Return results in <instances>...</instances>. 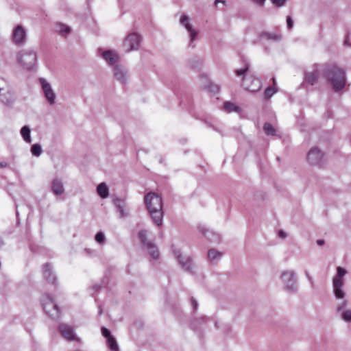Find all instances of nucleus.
<instances>
[{
  "instance_id": "393cba45",
  "label": "nucleus",
  "mask_w": 351,
  "mask_h": 351,
  "mask_svg": "<svg viewBox=\"0 0 351 351\" xmlns=\"http://www.w3.org/2000/svg\"><path fill=\"white\" fill-rule=\"evenodd\" d=\"M208 319L204 316L200 317L199 318L195 319L191 322V326L195 330H198L201 328L202 326L204 325Z\"/></svg>"
},
{
  "instance_id": "f03ea898",
  "label": "nucleus",
  "mask_w": 351,
  "mask_h": 351,
  "mask_svg": "<svg viewBox=\"0 0 351 351\" xmlns=\"http://www.w3.org/2000/svg\"><path fill=\"white\" fill-rule=\"evenodd\" d=\"M144 203L153 223L157 226H161L164 215L162 197L158 193L149 192L145 195Z\"/></svg>"
},
{
  "instance_id": "0eeeda50",
  "label": "nucleus",
  "mask_w": 351,
  "mask_h": 351,
  "mask_svg": "<svg viewBox=\"0 0 351 351\" xmlns=\"http://www.w3.org/2000/svg\"><path fill=\"white\" fill-rule=\"evenodd\" d=\"M138 237L141 245L147 250L152 258L157 260L160 256L159 252L154 242L147 240V230H141L138 233Z\"/></svg>"
},
{
  "instance_id": "c756f323",
  "label": "nucleus",
  "mask_w": 351,
  "mask_h": 351,
  "mask_svg": "<svg viewBox=\"0 0 351 351\" xmlns=\"http://www.w3.org/2000/svg\"><path fill=\"white\" fill-rule=\"evenodd\" d=\"M250 63L245 62L244 66L242 69H236L234 71V73L237 76H239V77L242 76L243 78L245 76L248 75H247V73L250 69Z\"/></svg>"
},
{
  "instance_id": "412c9836",
  "label": "nucleus",
  "mask_w": 351,
  "mask_h": 351,
  "mask_svg": "<svg viewBox=\"0 0 351 351\" xmlns=\"http://www.w3.org/2000/svg\"><path fill=\"white\" fill-rule=\"evenodd\" d=\"M199 230L211 242L219 243L221 241L220 236L212 230L203 227H199Z\"/></svg>"
},
{
  "instance_id": "ea45409f",
  "label": "nucleus",
  "mask_w": 351,
  "mask_h": 351,
  "mask_svg": "<svg viewBox=\"0 0 351 351\" xmlns=\"http://www.w3.org/2000/svg\"><path fill=\"white\" fill-rule=\"evenodd\" d=\"M101 332L102 335L106 338V339L112 337V335L111 334V331L108 328H106L105 326L101 327Z\"/></svg>"
},
{
  "instance_id": "9b49d317",
  "label": "nucleus",
  "mask_w": 351,
  "mask_h": 351,
  "mask_svg": "<svg viewBox=\"0 0 351 351\" xmlns=\"http://www.w3.org/2000/svg\"><path fill=\"white\" fill-rule=\"evenodd\" d=\"M141 43V36L136 33L129 34L124 40L123 48L125 52H130L138 49Z\"/></svg>"
},
{
  "instance_id": "864d4df0",
  "label": "nucleus",
  "mask_w": 351,
  "mask_h": 351,
  "mask_svg": "<svg viewBox=\"0 0 351 351\" xmlns=\"http://www.w3.org/2000/svg\"><path fill=\"white\" fill-rule=\"evenodd\" d=\"M4 245V241L1 237H0V249Z\"/></svg>"
},
{
  "instance_id": "c9c22d12",
  "label": "nucleus",
  "mask_w": 351,
  "mask_h": 351,
  "mask_svg": "<svg viewBox=\"0 0 351 351\" xmlns=\"http://www.w3.org/2000/svg\"><path fill=\"white\" fill-rule=\"evenodd\" d=\"M56 28L57 32H58L60 34H68L71 31L69 27L62 23H58L56 25Z\"/></svg>"
},
{
  "instance_id": "7c9ffc66",
  "label": "nucleus",
  "mask_w": 351,
  "mask_h": 351,
  "mask_svg": "<svg viewBox=\"0 0 351 351\" xmlns=\"http://www.w3.org/2000/svg\"><path fill=\"white\" fill-rule=\"evenodd\" d=\"M108 347L111 351H119V346L116 339L112 336L106 339Z\"/></svg>"
},
{
  "instance_id": "4be33fe9",
  "label": "nucleus",
  "mask_w": 351,
  "mask_h": 351,
  "mask_svg": "<svg viewBox=\"0 0 351 351\" xmlns=\"http://www.w3.org/2000/svg\"><path fill=\"white\" fill-rule=\"evenodd\" d=\"M102 57L110 65L115 66L119 60L117 54L110 49L104 51L102 53Z\"/></svg>"
},
{
  "instance_id": "1a4fd4ad",
  "label": "nucleus",
  "mask_w": 351,
  "mask_h": 351,
  "mask_svg": "<svg viewBox=\"0 0 351 351\" xmlns=\"http://www.w3.org/2000/svg\"><path fill=\"white\" fill-rule=\"evenodd\" d=\"M241 86L245 90L251 93H255L261 88L262 83L259 78L256 77L253 75H249L243 78Z\"/></svg>"
},
{
  "instance_id": "5701e85b",
  "label": "nucleus",
  "mask_w": 351,
  "mask_h": 351,
  "mask_svg": "<svg viewBox=\"0 0 351 351\" xmlns=\"http://www.w3.org/2000/svg\"><path fill=\"white\" fill-rule=\"evenodd\" d=\"M259 37L261 39L277 41L281 40L282 35L280 34L270 33L268 32H262L261 33H260Z\"/></svg>"
},
{
  "instance_id": "49530a36",
  "label": "nucleus",
  "mask_w": 351,
  "mask_h": 351,
  "mask_svg": "<svg viewBox=\"0 0 351 351\" xmlns=\"http://www.w3.org/2000/svg\"><path fill=\"white\" fill-rule=\"evenodd\" d=\"M305 275L307 278V279L308 280L309 282L313 285V278L312 277L310 276L309 273L307 271H305Z\"/></svg>"
},
{
  "instance_id": "37998d69",
  "label": "nucleus",
  "mask_w": 351,
  "mask_h": 351,
  "mask_svg": "<svg viewBox=\"0 0 351 351\" xmlns=\"http://www.w3.org/2000/svg\"><path fill=\"white\" fill-rule=\"evenodd\" d=\"M286 22H287V27L288 29H291L293 28V24H294L292 17L291 16H287Z\"/></svg>"
},
{
  "instance_id": "6e6d98bb",
  "label": "nucleus",
  "mask_w": 351,
  "mask_h": 351,
  "mask_svg": "<svg viewBox=\"0 0 351 351\" xmlns=\"http://www.w3.org/2000/svg\"><path fill=\"white\" fill-rule=\"evenodd\" d=\"M190 64H191V66L193 68H194V69L197 68V66L195 64H193V63H191V62H190Z\"/></svg>"
},
{
  "instance_id": "79ce46f5",
  "label": "nucleus",
  "mask_w": 351,
  "mask_h": 351,
  "mask_svg": "<svg viewBox=\"0 0 351 351\" xmlns=\"http://www.w3.org/2000/svg\"><path fill=\"white\" fill-rule=\"evenodd\" d=\"M271 3L278 8H280L285 5L287 0H270Z\"/></svg>"
},
{
  "instance_id": "39448f33",
  "label": "nucleus",
  "mask_w": 351,
  "mask_h": 351,
  "mask_svg": "<svg viewBox=\"0 0 351 351\" xmlns=\"http://www.w3.org/2000/svg\"><path fill=\"white\" fill-rule=\"evenodd\" d=\"M281 280L284 289L290 293H295L298 291V280L294 271L286 270L281 274Z\"/></svg>"
},
{
  "instance_id": "cd10ccee",
  "label": "nucleus",
  "mask_w": 351,
  "mask_h": 351,
  "mask_svg": "<svg viewBox=\"0 0 351 351\" xmlns=\"http://www.w3.org/2000/svg\"><path fill=\"white\" fill-rule=\"evenodd\" d=\"M346 274L347 271L345 268L338 266L337 267V274L333 278L332 281L335 282V280H337V282H343V277Z\"/></svg>"
},
{
  "instance_id": "473e14b6",
  "label": "nucleus",
  "mask_w": 351,
  "mask_h": 351,
  "mask_svg": "<svg viewBox=\"0 0 351 351\" xmlns=\"http://www.w3.org/2000/svg\"><path fill=\"white\" fill-rule=\"evenodd\" d=\"M204 88L214 95L218 93L219 91V86L211 82H209L208 84L205 85Z\"/></svg>"
},
{
  "instance_id": "bb28decb",
  "label": "nucleus",
  "mask_w": 351,
  "mask_h": 351,
  "mask_svg": "<svg viewBox=\"0 0 351 351\" xmlns=\"http://www.w3.org/2000/svg\"><path fill=\"white\" fill-rule=\"evenodd\" d=\"M222 256V253L217 251L214 248H211L208 251V258L210 261H219Z\"/></svg>"
},
{
  "instance_id": "bf43d9fd",
  "label": "nucleus",
  "mask_w": 351,
  "mask_h": 351,
  "mask_svg": "<svg viewBox=\"0 0 351 351\" xmlns=\"http://www.w3.org/2000/svg\"><path fill=\"white\" fill-rule=\"evenodd\" d=\"M272 81H273L274 84H276V79H275V77L272 78Z\"/></svg>"
},
{
  "instance_id": "6e6552de",
  "label": "nucleus",
  "mask_w": 351,
  "mask_h": 351,
  "mask_svg": "<svg viewBox=\"0 0 351 351\" xmlns=\"http://www.w3.org/2000/svg\"><path fill=\"white\" fill-rule=\"evenodd\" d=\"M172 252L180 267L186 271L193 274V261L190 256H182L180 250L171 246Z\"/></svg>"
},
{
  "instance_id": "2eb2a0df",
  "label": "nucleus",
  "mask_w": 351,
  "mask_h": 351,
  "mask_svg": "<svg viewBox=\"0 0 351 351\" xmlns=\"http://www.w3.org/2000/svg\"><path fill=\"white\" fill-rule=\"evenodd\" d=\"M113 204L115 206L116 212L119 215V218H125L129 215V208L127 207L124 199L119 197L113 199Z\"/></svg>"
},
{
  "instance_id": "09e8293b",
  "label": "nucleus",
  "mask_w": 351,
  "mask_h": 351,
  "mask_svg": "<svg viewBox=\"0 0 351 351\" xmlns=\"http://www.w3.org/2000/svg\"><path fill=\"white\" fill-rule=\"evenodd\" d=\"M8 165V162L2 161L0 162V168H5Z\"/></svg>"
},
{
  "instance_id": "f704fd0d",
  "label": "nucleus",
  "mask_w": 351,
  "mask_h": 351,
  "mask_svg": "<svg viewBox=\"0 0 351 351\" xmlns=\"http://www.w3.org/2000/svg\"><path fill=\"white\" fill-rule=\"evenodd\" d=\"M277 92V88L274 86H268L264 92V96L266 99H270Z\"/></svg>"
},
{
  "instance_id": "ddd939ff",
  "label": "nucleus",
  "mask_w": 351,
  "mask_h": 351,
  "mask_svg": "<svg viewBox=\"0 0 351 351\" xmlns=\"http://www.w3.org/2000/svg\"><path fill=\"white\" fill-rule=\"evenodd\" d=\"M40 82L42 86V89L43 90L45 97L46 98L47 102L50 105H53L56 101V94L53 92V89L51 87L49 83H48L45 79L40 78Z\"/></svg>"
},
{
  "instance_id": "13d9d810",
  "label": "nucleus",
  "mask_w": 351,
  "mask_h": 351,
  "mask_svg": "<svg viewBox=\"0 0 351 351\" xmlns=\"http://www.w3.org/2000/svg\"><path fill=\"white\" fill-rule=\"evenodd\" d=\"M186 100H189V101H188V103H187V105H189V106L191 107V104H190V99L186 98Z\"/></svg>"
},
{
  "instance_id": "4c0bfd02",
  "label": "nucleus",
  "mask_w": 351,
  "mask_h": 351,
  "mask_svg": "<svg viewBox=\"0 0 351 351\" xmlns=\"http://www.w3.org/2000/svg\"><path fill=\"white\" fill-rule=\"evenodd\" d=\"M341 317L347 322H351V310H343L341 312Z\"/></svg>"
},
{
  "instance_id": "a19ab883",
  "label": "nucleus",
  "mask_w": 351,
  "mask_h": 351,
  "mask_svg": "<svg viewBox=\"0 0 351 351\" xmlns=\"http://www.w3.org/2000/svg\"><path fill=\"white\" fill-rule=\"evenodd\" d=\"M348 300H343L342 302H341L340 304H339L337 306V308H336V311L337 313H341L343 311V309L345 308L347 305H348Z\"/></svg>"
},
{
  "instance_id": "b1692460",
  "label": "nucleus",
  "mask_w": 351,
  "mask_h": 351,
  "mask_svg": "<svg viewBox=\"0 0 351 351\" xmlns=\"http://www.w3.org/2000/svg\"><path fill=\"white\" fill-rule=\"evenodd\" d=\"M97 192L101 198H106L109 195L108 187L104 182L100 183L97 186Z\"/></svg>"
},
{
  "instance_id": "f8f14e48",
  "label": "nucleus",
  "mask_w": 351,
  "mask_h": 351,
  "mask_svg": "<svg viewBox=\"0 0 351 351\" xmlns=\"http://www.w3.org/2000/svg\"><path fill=\"white\" fill-rule=\"evenodd\" d=\"M180 23L185 27L190 34L189 46L194 47L193 43L197 36V32L193 28V26L189 21V17L186 14H182L180 19Z\"/></svg>"
},
{
  "instance_id": "a878e982",
  "label": "nucleus",
  "mask_w": 351,
  "mask_h": 351,
  "mask_svg": "<svg viewBox=\"0 0 351 351\" xmlns=\"http://www.w3.org/2000/svg\"><path fill=\"white\" fill-rule=\"evenodd\" d=\"M20 133L26 143H31V129L28 125H24L21 128Z\"/></svg>"
},
{
  "instance_id": "dca6fc26",
  "label": "nucleus",
  "mask_w": 351,
  "mask_h": 351,
  "mask_svg": "<svg viewBox=\"0 0 351 351\" xmlns=\"http://www.w3.org/2000/svg\"><path fill=\"white\" fill-rule=\"evenodd\" d=\"M319 65L318 64H315L312 71H305L303 83H307L312 86L314 85L319 77Z\"/></svg>"
},
{
  "instance_id": "58836bf2",
  "label": "nucleus",
  "mask_w": 351,
  "mask_h": 351,
  "mask_svg": "<svg viewBox=\"0 0 351 351\" xmlns=\"http://www.w3.org/2000/svg\"><path fill=\"white\" fill-rule=\"evenodd\" d=\"M7 93H8V94L10 95V97H8V98H6V97H3V98L1 99V101H2L4 104H5L6 105L10 106V105H11V104H12L14 103V99H13V98H12V92H10V90H8V92H7Z\"/></svg>"
},
{
  "instance_id": "680f3d73",
  "label": "nucleus",
  "mask_w": 351,
  "mask_h": 351,
  "mask_svg": "<svg viewBox=\"0 0 351 351\" xmlns=\"http://www.w3.org/2000/svg\"><path fill=\"white\" fill-rule=\"evenodd\" d=\"M162 162H163V160L161 158V159L160 160V163H162Z\"/></svg>"
},
{
  "instance_id": "c03bdc74",
  "label": "nucleus",
  "mask_w": 351,
  "mask_h": 351,
  "mask_svg": "<svg viewBox=\"0 0 351 351\" xmlns=\"http://www.w3.org/2000/svg\"><path fill=\"white\" fill-rule=\"evenodd\" d=\"M191 305L193 306V311H195L198 307L197 301L193 297H191Z\"/></svg>"
},
{
  "instance_id": "a18cd8bd",
  "label": "nucleus",
  "mask_w": 351,
  "mask_h": 351,
  "mask_svg": "<svg viewBox=\"0 0 351 351\" xmlns=\"http://www.w3.org/2000/svg\"><path fill=\"white\" fill-rule=\"evenodd\" d=\"M278 236L279 237L282 238V239H285L287 237V233L284 231V230H279L278 232Z\"/></svg>"
},
{
  "instance_id": "4468645a",
  "label": "nucleus",
  "mask_w": 351,
  "mask_h": 351,
  "mask_svg": "<svg viewBox=\"0 0 351 351\" xmlns=\"http://www.w3.org/2000/svg\"><path fill=\"white\" fill-rule=\"evenodd\" d=\"M43 275L44 279L48 282L51 283L55 287L57 285V276L54 273L52 266L50 263H46L43 265Z\"/></svg>"
},
{
  "instance_id": "3c124183",
  "label": "nucleus",
  "mask_w": 351,
  "mask_h": 351,
  "mask_svg": "<svg viewBox=\"0 0 351 351\" xmlns=\"http://www.w3.org/2000/svg\"><path fill=\"white\" fill-rule=\"evenodd\" d=\"M100 288H101V286H100V285H93V289H94V291H95V292H97V291H99V290L100 289Z\"/></svg>"
},
{
  "instance_id": "6ab92c4d",
  "label": "nucleus",
  "mask_w": 351,
  "mask_h": 351,
  "mask_svg": "<svg viewBox=\"0 0 351 351\" xmlns=\"http://www.w3.org/2000/svg\"><path fill=\"white\" fill-rule=\"evenodd\" d=\"M51 191L55 195H61L64 191V185L60 178H54L51 184Z\"/></svg>"
},
{
  "instance_id": "72a5a7b5",
  "label": "nucleus",
  "mask_w": 351,
  "mask_h": 351,
  "mask_svg": "<svg viewBox=\"0 0 351 351\" xmlns=\"http://www.w3.org/2000/svg\"><path fill=\"white\" fill-rule=\"evenodd\" d=\"M31 152L34 156H40L43 152L41 145L38 143L33 144L31 147Z\"/></svg>"
},
{
  "instance_id": "9d476101",
  "label": "nucleus",
  "mask_w": 351,
  "mask_h": 351,
  "mask_svg": "<svg viewBox=\"0 0 351 351\" xmlns=\"http://www.w3.org/2000/svg\"><path fill=\"white\" fill-rule=\"evenodd\" d=\"M12 41L14 44L19 46L23 45L26 42L27 32L22 25H17L12 30Z\"/></svg>"
},
{
  "instance_id": "c85d7f7f",
  "label": "nucleus",
  "mask_w": 351,
  "mask_h": 351,
  "mask_svg": "<svg viewBox=\"0 0 351 351\" xmlns=\"http://www.w3.org/2000/svg\"><path fill=\"white\" fill-rule=\"evenodd\" d=\"M263 131L267 136H276V130L275 128L269 123H265L263 125Z\"/></svg>"
},
{
  "instance_id": "5fc2aeb1",
  "label": "nucleus",
  "mask_w": 351,
  "mask_h": 351,
  "mask_svg": "<svg viewBox=\"0 0 351 351\" xmlns=\"http://www.w3.org/2000/svg\"><path fill=\"white\" fill-rule=\"evenodd\" d=\"M208 126V127H210V128H213L214 130L218 131L217 129H216L213 125H212L210 123H207Z\"/></svg>"
},
{
  "instance_id": "de8ad7c7",
  "label": "nucleus",
  "mask_w": 351,
  "mask_h": 351,
  "mask_svg": "<svg viewBox=\"0 0 351 351\" xmlns=\"http://www.w3.org/2000/svg\"><path fill=\"white\" fill-rule=\"evenodd\" d=\"M180 105L182 106L184 108H185L187 110H190L189 104L187 105V104H185L184 100H181Z\"/></svg>"
},
{
  "instance_id": "2f4dec72",
  "label": "nucleus",
  "mask_w": 351,
  "mask_h": 351,
  "mask_svg": "<svg viewBox=\"0 0 351 351\" xmlns=\"http://www.w3.org/2000/svg\"><path fill=\"white\" fill-rule=\"evenodd\" d=\"M223 108L228 112H239L240 111L239 106L234 105V104H232L230 101H226L223 104Z\"/></svg>"
},
{
  "instance_id": "f257e3e1",
  "label": "nucleus",
  "mask_w": 351,
  "mask_h": 351,
  "mask_svg": "<svg viewBox=\"0 0 351 351\" xmlns=\"http://www.w3.org/2000/svg\"><path fill=\"white\" fill-rule=\"evenodd\" d=\"M323 75L335 92L338 93L345 88L347 83L346 73L337 64H325Z\"/></svg>"
},
{
  "instance_id": "20e7f679",
  "label": "nucleus",
  "mask_w": 351,
  "mask_h": 351,
  "mask_svg": "<svg viewBox=\"0 0 351 351\" xmlns=\"http://www.w3.org/2000/svg\"><path fill=\"white\" fill-rule=\"evenodd\" d=\"M17 61L27 70L30 71L36 66V53L31 49L21 50L17 54Z\"/></svg>"
},
{
  "instance_id": "052dcab7",
  "label": "nucleus",
  "mask_w": 351,
  "mask_h": 351,
  "mask_svg": "<svg viewBox=\"0 0 351 351\" xmlns=\"http://www.w3.org/2000/svg\"><path fill=\"white\" fill-rule=\"evenodd\" d=\"M102 313V311L101 308H99V314H101Z\"/></svg>"
},
{
  "instance_id": "e433bc0d",
  "label": "nucleus",
  "mask_w": 351,
  "mask_h": 351,
  "mask_svg": "<svg viewBox=\"0 0 351 351\" xmlns=\"http://www.w3.org/2000/svg\"><path fill=\"white\" fill-rule=\"evenodd\" d=\"M95 240L97 243L103 245L106 242V236L104 232L102 231L97 232L95 236Z\"/></svg>"
},
{
  "instance_id": "8fccbe9b",
  "label": "nucleus",
  "mask_w": 351,
  "mask_h": 351,
  "mask_svg": "<svg viewBox=\"0 0 351 351\" xmlns=\"http://www.w3.org/2000/svg\"><path fill=\"white\" fill-rule=\"evenodd\" d=\"M324 243H325V241H324V239H318V240L317 241V245H319V246H322V245H323L324 244Z\"/></svg>"
},
{
  "instance_id": "f3484780",
  "label": "nucleus",
  "mask_w": 351,
  "mask_h": 351,
  "mask_svg": "<svg viewBox=\"0 0 351 351\" xmlns=\"http://www.w3.org/2000/svg\"><path fill=\"white\" fill-rule=\"evenodd\" d=\"M58 330L65 339L68 340H73L75 339V333L72 326L66 324H60L58 326Z\"/></svg>"
},
{
  "instance_id": "aec40b11",
  "label": "nucleus",
  "mask_w": 351,
  "mask_h": 351,
  "mask_svg": "<svg viewBox=\"0 0 351 351\" xmlns=\"http://www.w3.org/2000/svg\"><path fill=\"white\" fill-rule=\"evenodd\" d=\"M114 77L119 80L122 84H126L127 73L123 67L119 65L114 66Z\"/></svg>"
},
{
  "instance_id": "a211bd4d",
  "label": "nucleus",
  "mask_w": 351,
  "mask_h": 351,
  "mask_svg": "<svg viewBox=\"0 0 351 351\" xmlns=\"http://www.w3.org/2000/svg\"><path fill=\"white\" fill-rule=\"evenodd\" d=\"M344 282H337V280L332 281V291L335 297L337 300L344 299L346 296V292L343 289Z\"/></svg>"
},
{
  "instance_id": "4d7b16f0",
  "label": "nucleus",
  "mask_w": 351,
  "mask_h": 351,
  "mask_svg": "<svg viewBox=\"0 0 351 351\" xmlns=\"http://www.w3.org/2000/svg\"><path fill=\"white\" fill-rule=\"evenodd\" d=\"M19 211L16 210V217L17 219L19 218Z\"/></svg>"
},
{
  "instance_id": "7ed1b4c3",
  "label": "nucleus",
  "mask_w": 351,
  "mask_h": 351,
  "mask_svg": "<svg viewBox=\"0 0 351 351\" xmlns=\"http://www.w3.org/2000/svg\"><path fill=\"white\" fill-rule=\"evenodd\" d=\"M41 304L45 313L52 319L60 317V308L53 298L48 293H45L41 298Z\"/></svg>"
},
{
  "instance_id": "423d86ee",
  "label": "nucleus",
  "mask_w": 351,
  "mask_h": 351,
  "mask_svg": "<svg viewBox=\"0 0 351 351\" xmlns=\"http://www.w3.org/2000/svg\"><path fill=\"white\" fill-rule=\"evenodd\" d=\"M307 162L311 166L323 168L326 164V159L324 152L317 147H312L306 156Z\"/></svg>"
},
{
  "instance_id": "603ef678",
  "label": "nucleus",
  "mask_w": 351,
  "mask_h": 351,
  "mask_svg": "<svg viewBox=\"0 0 351 351\" xmlns=\"http://www.w3.org/2000/svg\"><path fill=\"white\" fill-rule=\"evenodd\" d=\"M219 2H221L223 4L226 3V1L224 0H215V5H217Z\"/></svg>"
}]
</instances>
